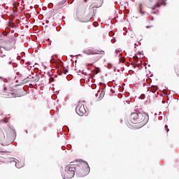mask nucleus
<instances>
[{
  "label": "nucleus",
  "instance_id": "nucleus-1",
  "mask_svg": "<svg viewBox=\"0 0 179 179\" xmlns=\"http://www.w3.org/2000/svg\"><path fill=\"white\" fill-rule=\"evenodd\" d=\"M149 121V115L143 113H133L131 114L129 120H127V125L131 129H139Z\"/></svg>",
  "mask_w": 179,
  "mask_h": 179
},
{
  "label": "nucleus",
  "instance_id": "nucleus-2",
  "mask_svg": "<svg viewBox=\"0 0 179 179\" xmlns=\"http://www.w3.org/2000/svg\"><path fill=\"white\" fill-rule=\"evenodd\" d=\"M76 162L78 163L76 164V174L78 177H86L90 173L89 164L82 159H78Z\"/></svg>",
  "mask_w": 179,
  "mask_h": 179
},
{
  "label": "nucleus",
  "instance_id": "nucleus-3",
  "mask_svg": "<svg viewBox=\"0 0 179 179\" xmlns=\"http://www.w3.org/2000/svg\"><path fill=\"white\" fill-rule=\"evenodd\" d=\"M75 173H76V164H72L71 162L70 164H68L64 170L62 172V176L64 179H71L75 177Z\"/></svg>",
  "mask_w": 179,
  "mask_h": 179
},
{
  "label": "nucleus",
  "instance_id": "nucleus-4",
  "mask_svg": "<svg viewBox=\"0 0 179 179\" xmlns=\"http://www.w3.org/2000/svg\"><path fill=\"white\" fill-rule=\"evenodd\" d=\"M15 45V39L13 38H10L8 41L3 40V48L9 51V50H12L13 46Z\"/></svg>",
  "mask_w": 179,
  "mask_h": 179
},
{
  "label": "nucleus",
  "instance_id": "nucleus-5",
  "mask_svg": "<svg viewBox=\"0 0 179 179\" xmlns=\"http://www.w3.org/2000/svg\"><path fill=\"white\" fill-rule=\"evenodd\" d=\"M76 111L78 115L80 117H83L85 113H86V109L85 108V105L82 103H78L77 107L76 108Z\"/></svg>",
  "mask_w": 179,
  "mask_h": 179
},
{
  "label": "nucleus",
  "instance_id": "nucleus-6",
  "mask_svg": "<svg viewBox=\"0 0 179 179\" xmlns=\"http://www.w3.org/2000/svg\"><path fill=\"white\" fill-rule=\"evenodd\" d=\"M162 5L166 6V1L164 0H157L156 4L154 6L153 9H156V8H160Z\"/></svg>",
  "mask_w": 179,
  "mask_h": 179
},
{
  "label": "nucleus",
  "instance_id": "nucleus-7",
  "mask_svg": "<svg viewBox=\"0 0 179 179\" xmlns=\"http://www.w3.org/2000/svg\"><path fill=\"white\" fill-rule=\"evenodd\" d=\"M84 54H87V55H94V54H104V52L96 53L91 50H87V51L84 52Z\"/></svg>",
  "mask_w": 179,
  "mask_h": 179
},
{
  "label": "nucleus",
  "instance_id": "nucleus-8",
  "mask_svg": "<svg viewBox=\"0 0 179 179\" xmlns=\"http://www.w3.org/2000/svg\"><path fill=\"white\" fill-rule=\"evenodd\" d=\"M15 166L17 169H22V167H23V164L20 163L19 161L15 163Z\"/></svg>",
  "mask_w": 179,
  "mask_h": 179
},
{
  "label": "nucleus",
  "instance_id": "nucleus-9",
  "mask_svg": "<svg viewBox=\"0 0 179 179\" xmlns=\"http://www.w3.org/2000/svg\"><path fill=\"white\" fill-rule=\"evenodd\" d=\"M27 82H38V79H36V78L32 77V78H28V80Z\"/></svg>",
  "mask_w": 179,
  "mask_h": 179
},
{
  "label": "nucleus",
  "instance_id": "nucleus-10",
  "mask_svg": "<svg viewBox=\"0 0 179 179\" xmlns=\"http://www.w3.org/2000/svg\"><path fill=\"white\" fill-rule=\"evenodd\" d=\"M7 96H8V97H15V94L12 92H8Z\"/></svg>",
  "mask_w": 179,
  "mask_h": 179
},
{
  "label": "nucleus",
  "instance_id": "nucleus-11",
  "mask_svg": "<svg viewBox=\"0 0 179 179\" xmlns=\"http://www.w3.org/2000/svg\"><path fill=\"white\" fill-rule=\"evenodd\" d=\"M0 57L1 58H3V57H6V55H5V53H3V50H0Z\"/></svg>",
  "mask_w": 179,
  "mask_h": 179
},
{
  "label": "nucleus",
  "instance_id": "nucleus-12",
  "mask_svg": "<svg viewBox=\"0 0 179 179\" xmlns=\"http://www.w3.org/2000/svg\"><path fill=\"white\" fill-rule=\"evenodd\" d=\"M63 72H64V73H68V69H64L63 70Z\"/></svg>",
  "mask_w": 179,
  "mask_h": 179
},
{
  "label": "nucleus",
  "instance_id": "nucleus-13",
  "mask_svg": "<svg viewBox=\"0 0 179 179\" xmlns=\"http://www.w3.org/2000/svg\"><path fill=\"white\" fill-rule=\"evenodd\" d=\"M3 153H9V151H2Z\"/></svg>",
  "mask_w": 179,
  "mask_h": 179
},
{
  "label": "nucleus",
  "instance_id": "nucleus-14",
  "mask_svg": "<svg viewBox=\"0 0 179 179\" xmlns=\"http://www.w3.org/2000/svg\"><path fill=\"white\" fill-rule=\"evenodd\" d=\"M146 28H147V29H150V27L147 26Z\"/></svg>",
  "mask_w": 179,
  "mask_h": 179
},
{
  "label": "nucleus",
  "instance_id": "nucleus-15",
  "mask_svg": "<svg viewBox=\"0 0 179 179\" xmlns=\"http://www.w3.org/2000/svg\"><path fill=\"white\" fill-rule=\"evenodd\" d=\"M140 12H141V13H142V9H141V8L140 9Z\"/></svg>",
  "mask_w": 179,
  "mask_h": 179
},
{
  "label": "nucleus",
  "instance_id": "nucleus-16",
  "mask_svg": "<svg viewBox=\"0 0 179 179\" xmlns=\"http://www.w3.org/2000/svg\"><path fill=\"white\" fill-rule=\"evenodd\" d=\"M96 73H99V71H96Z\"/></svg>",
  "mask_w": 179,
  "mask_h": 179
},
{
  "label": "nucleus",
  "instance_id": "nucleus-17",
  "mask_svg": "<svg viewBox=\"0 0 179 179\" xmlns=\"http://www.w3.org/2000/svg\"><path fill=\"white\" fill-rule=\"evenodd\" d=\"M165 128H167V126H165Z\"/></svg>",
  "mask_w": 179,
  "mask_h": 179
},
{
  "label": "nucleus",
  "instance_id": "nucleus-18",
  "mask_svg": "<svg viewBox=\"0 0 179 179\" xmlns=\"http://www.w3.org/2000/svg\"><path fill=\"white\" fill-rule=\"evenodd\" d=\"M9 64H11V62H10Z\"/></svg>",
  "mask_w": 179,
  "mask_h": 179
},
{
  "label": "nucleus",
  "instance_id": "nucleus-19",
  "mask_svg": "<svg viewBox=\"0 0 179 179\" xmlns=\"http://www.w3.org/2000/svg\"><path fill=\"white\" fill-rule=\"evenodd\" d=\"M87 1V0H85V1Z\"/></svg>",
  "mask_w": 179,
  "mask_h": 179
}]
</instances>
